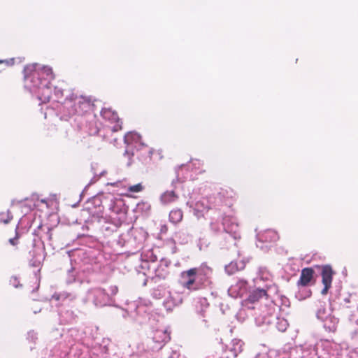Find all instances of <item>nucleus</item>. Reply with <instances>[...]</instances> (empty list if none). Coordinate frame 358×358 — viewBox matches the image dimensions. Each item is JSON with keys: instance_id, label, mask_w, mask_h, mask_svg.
Returning a JSON list of instances; mask_svg holds the SVG:
<instances>
[{"instance_id": "nucleus-7", "label": "nucleus", "mask_w": 358, "mask_h": 358, "mask_svg": "<svg viewBox=\"0 0 358 358\" xmlns=\"http://www.w3.org/2000/svg\"><path fill=\"white\" fill-rule=\"evenodd\" d=\"M170 340V336L165 330H157L153 336L152 341L155 345L152 347L153 350H159L164 343Z\"/></svg>"}, {"instance_id": "nucleus-25", "label": "nucleus", "mask_w": 358, "mask_h": 358, "mask_svg": "<svg viewBox=\"0 0 358 358\" xmlns=\"http://www.w3.org/2000/svg\"><path fill=\"white\" fill-rule=\"evenodd\" d=\"M236 265L233 262L230 263L229 265L225 266V271L229 274H232L236 271Z\"/></svg>"}, {"instance_id": "nucleus-30", "label": "nucleus", "mask_w": 358, "mask_h": 358, "mask_svg": "<svg viewBox=\"0 0 358 358\" xmlns=\"http://www.w3.org/2000/svg\"><path fill=\"white\" fill-rule=\"evenodd\" d=\"M124 155H129V148H127L125 152H124Z\"/></svg>"}, {"instance_id": "nucleus-15", "label": "nucleus", "mask_w": 358, "mask_h": 358, "mask_svg": "<svg viewBox=\"0 0 358 358\" xmlns=\"http://www.w3.org/2000/svg\"><path fill=\"white\" fill-rule=\"evenodd\" d=\"M257 238L262 242H275L278 239V235L276 231L268 229L257 234Z\"/></svg>"}, {"instance_id": "nucleus-4", "label": "nucleus", "mask_w": 358, "mask_h": 358, "mask_svg": "<svg viewBox=\"0 0 358 358\" xmlns=\"http://www.w3.org/2000/svg\"><path fill=\"white\" fill-rule=\"evenodd\" d=\"M86 300L92 301L96 307H103L110 304L111 297L103 289L96 288L88 291Z\"/></svg>"}, {"instance_id": "nucleus-10", "label": "nucleus", "mask_w": 358, "mask_h": 358, "mask_svg": "<svg viewBox=\"0 0 358 358\" xmlns=\"http://www.w3.org/2000/svg\"><path fill=\"white\" fill-rule=\"evenodd\" d=\"M182 303V298L178 293L170 294L163 302L164 307L167 310H172L176 306Z\"/></svg>"}, {"instance_id": "nucleus-14", "label": "nucleus", "mask_w": 358, "mask_h": 358, "mask_svg": "<svg viewBox=\"0 0 358 358\" xmlns=\"http://www.w3.org/2000/svg\"><path fill=\"white\" fill-rule=\"evenodd\" d=\"M314 271L311 268H305L302 269L301 273L300 279L298 281V285L306 286L313 279Z\"/></svg>"}, {"instance_id": "nucleus-28", "label": "nucleus", "mask_w": 358, "mask_h": 358, "mask_svg": "<svg viewBox=\"0 0 358 358\" xmlns=\"http://www.w3.org/2000/svg\"><path fill=\"white\" fill-rule=\"evenodd\" d=\"M178 357L179 355L176 352H173L170 356V358H178Z\"/></svg>"}, {"instance_id": "nucleus-34", "label": "nucleus", "mask_w": 358, "mask_h": 358, "mask_svg": "<svg viewBox=\"0 0 358 358\" xmlns=\"http://www.w3.org/2000/svg\"><path fill=\"white\" fill-rule=\"evenodd\" d=\"M38 252H41V250L36 249V250H34V252H35V253H38Z\"/></svg>"}, {"instance_id": "nucleus-24", "label": "nucleus", "mask_w": 358, "mask_h": 358, "mask_svg": "<svg viewBox=\"0 0 358 358\" xmlns=\"http://www.w3.org/2000/svg\"><path fill=\"white\" fill-rule=\"evenodd\" d=\"M129 192H139L143 189L141 184L138 183L134 185H131L128 188Z\"/></svg>"}, {"instance_id": "nucleus-31", "label": "nucleus", "mask_w": 358, "mask_h": 358, "mask_svg": "<svg viewBox=\"0 0 358 358\" xmlns=\"http://www.w3.org/2000/svg\"><path fill=\"white\" fill-rule=\"evenodd\" d=\"M157 260V257L154 256L153 257H151V261L155 262Z\"/></svg>"}, {"instance_id": "nucleus-5", "label": "nucleus", "mask_w": 358, "mask_h": 358, "mask_svg": "<svg viewBox=\"0 0 358 358\" xmlns=\"http://www.w3.org/2000/svg\"><path fill=\"white\" fill-rule=\"evenodd\" d=\"M248 290L247 282L244 280H239L231 285L228 289L229 295L233 298L243 296Z\"/></svg>"}, {"instance_id": "nucleus-6", "label": "nucleus", "mask_w": 358, "mask_h": 358, "mask_svg": "<svg viewBox=\"0 0 358 358\" xmlns=\"http://www.w3.org/2000/svg\"><path fill=\"white\" fill-rule=\"evenodd\" d=\"M322 282L324 285V288L321 291L322 295H326L329 289L331 287L333 271L330 266L326 265L322 269Z\"/></svg>"}, {"instance_id": "nucleus-16", "label": "nucleus", "mask_w": 358, "mask_h": 358, "mask_svg": "<svg viewBox=\"0 0 358 358\" xmlns=\"http://www.w3.org/2000/svg\"><path fill=\"white\" fill-rule=\"evenodd\" d=\"M243 342L241 340H232L229 346V351L231 353L233 357H236L237 355L243 350Z\"/></svg>"}, {"instance_id": "nucleus-3", "label": "nucleus", "mask_w": 358, "mask_h": 358, "mask_svg": "<svg viewBox=\"0 0 358 358\" xmlns=\"http://www.w3.org/2000/svg\"><path fill=\"white\" fill-rule=\"evenodd\" d=\"M199 271V268H193L182 272L179 280L180 285L190 292L199 289L202 285L198 279Z\"/></svg>"}, {"instance_id": "nucleus-21", "label": "nucleus", "mask_w": 358, "mask_h": 358, "mask_svg": "<svg viewBox=\"0 0 358 358\" xmlns=\"http://www.w3.org/2000/svg\"><path fill=\"white\" fill-rule=\"evenodd\" d=\"M175 238L178 239L181 244L187 243L189 239L188 234L183 231H178L176 234Z\"/></svg>"}, {"instance_id": "nucleus-17", "label": "nucleus", "mask_w": 358, "mask_h": 358, "mask_svg": "<svg viewBox=\"0 0 358 358\" xmlns=\"http://www.w3.org/2000/svg\"><path fill=\"white\" fill-rule=\"evenodd\" d=\"M178 198V196L173 191H166L161 195L160 200L163 204L167 205L176 201Z\"/></svg>"}, {"instance_id": "nucleus-26", "label": "nucleus", "mask_w": 358, "mask_h": 358, "mask_svg": "<svg viewBox=\"0 0 358 358\" xmlns=\"http://www.w3.org/2000/svg\"><path fill=\"white\" fill-rule=\"evenodd\" d=\"M117 287L115 285H113L109 287L108 291L107 292L109 293L110 297L112 298V296L115 295L117 293Z\"/></svg>"}, {"instance_id": "nucleus-20", "label": "nucleus", "mask_w": 358, "mask_h": 358, "mask_svg": "<svg viewBox=\"0 0 358 358\" xmlns=\"http://www.w3.org/2000/svg\"><path fill=\"white\" fill-rule=\"evenodd\" d=\"M319 303H320V306H319L318 309L317 310L316 316H317V319H319L322 321L323 319L326 318V317L329 316L331 314V310H327L324 307V306L322 304L321 302H319Z\"/></svg>"}, {"instance_id": "nucleus-23", "label": "nucleus", "mask_w": 358, "mask_h": 358, "mask_svg": "<svg viewBox=\"0 0 358 358\" xmlns=\"http://www.w3.org/2000/svg\"><path fill=\"white\" fill-rule=\"evenodd\" d=\"M12 218L13 216L10 215L9 211H7L6 213H2L0 214V221L5 224L8 223Z\"/></svg>"}, {"instance_id": "nucleus-29", "label": "nucleus", "mask_w": 358, "mask_h": 358, "mask_svg": "<svg viewBox=\"0 0 358 358\" xmlns=\"http://www.w3.org/2000/svg\"><path fill=\"white\" fill-rule=\"evenodd\" d=\"M9 242H10V244H12V245H15V239H13V238H10V239L9 240Z\"/></svg>"}, {"instance_id": "nucleus-35", "label": "nucleus", "mask_w": 358, "mask_h": 358, "mask_svg": "<svg viewBox=\"0 0 358 358\" xmlns=\"http://www.w3.org/2000/svg\"><path fill=\"white\" fill-rule=\"evenodd\" d=\"M29 334H34V332H29Z\"/></svg>"}, {"instance_id": "nucleus-11", "label": "nucleus", "mask_w": 358, "mask_h": 358, "mask_svg": "<svg viewBox=\"0 0 358 358\" xmlns=\"http://www.w3.org/2000/svg\"><path fill=\"white\" fill-rule=\"evenodd\" d=\"M124 143L128 145H134L138 148L144 146V143L141 142V136L136 132H128L124 138Z\"/></svg>"}, {"instance_id": "nucleus-37", "label": "nucleus", "mask_w": 358, "mask_h": 358, "mask_svg": "<svg viewBox=\"0 0 358 358\" xmlns=\"http://www.w3.org/2000/svg\"><path fill=\"white\" fill-rule=\"evenodd\" d=\"M181 358H183V357H181Z\"/></svg>"}, {"instance_id": "nucleus-18", "label": "nucleus", "mask_w": 358, "mask_h": 358, "mask_svg": "<svg viewBox=\"0 0 358 358\" xmlns=\"http://www.w3.org/2000/svg\"><path fill=\"white\" fill-rule=\"evenodd\" d=\"M208 209V206L205 203V200L199 201L195 203L194 208V214L197 217L203 216V213Z\"/></svg>"}, {"instance_id": "nucleus-2", "label": "nucleus", "mask_w": 358, "mask_h": 358, "mask_svg": "<svg viewBox=\"0 0 358 358\" xmlns=\"http://www.w3.org/2000/svg\"><path fill=\"white\" fill-rule=\"evenodd\" d=\"M278 292V287L272 282L266 284L263 287H258L252 290L248 297L242 302L243 307L248 309L255 308L254 305L262 299H268Z\"/></svg>"}, {"instance_id": "nucleus-27", "label": "nucleus", "mask_w": 358, "mask_h": 358, "mask_svg": "<svg viewBox=\"0 0 358 358\" xmlns=\"http://www.w3.org/2000/svg\"><path fill=\"white\" fill-rule=\"evenodd\" d=\"M43 260V257L40 255L39 257H36V259L35 260L34 265L38 266Z\"/></svg>"}, {"instance_id": "nucleus-9", "label": "nucleus", "mask_w": 358, "mask_h": 358, "mask_svg": "<svg viewBox=\"0 0 358 358\" xmlns=\"http://www.w3.org/2000/svg\"><path fill=\"white\" fill-rule=\"evenodd\" d=\"M75 110L79 115H83L92 108L91 100L89 98L80 96L75 100Z\"/></svg>"}, {"instance_id": "nucleus-12", "label": "nucleus", "mask_w": 358, "mask_h": 358, "mask_svg": "<svg viewBox=\"0 0 358 358\" xmlns=\"http://www.w3.org/2000/svg\"><path fill=\"white\" fill-rule=\"evenodd\" d=\"M322 322H323L324 328L327 331L329 332H334L337 328L338 319L336 318L332 314H331L329 316L326 317V318L323 319Z\"/></svg>"}, {"instance_id": "nucleus-32", "label": "nucleus", "mask_w": 358, "mask_h": 358, "mask_svg": "<svg viewBox=\"0 0 358 358\" xmlns=\"http://www.w3.org/2000/svg\"><path fill=\"white\" fill-rule=\"evenodd\" d=\"M262 323H269V321L266 320V319L264 318V320L262 322Z\"/></svg>"}, {"instance_id": "nucleus-1", "label": "nucleus", "mask_w": 358, "mask_h": 358, "mask_svg": "<svg viewBox=\"0 0 358 358\" xmlns=\"http://www.w3.org/2000/svg\"><path fill=\"white\" fill-rule=\"evenodd\" d=\"M24 85L31 92L38 96L42 103L50 101L51 96L50 81L54 74L50 67H40L38 64L26 66L24 69Z\"/></svg>"}, {"instance_id": "nucleus-8", "label": "nucleus", "mask_w": 358, "mask_h": 358, "mask_svg": "<svg viewBox=\"0 0 358 358\" xmlns=\"http://www.w3.org/2000/svg\"><path fill=\"white\" fill-rule=\"evenodd\" d=\"M101 116L110 122H117L113 128V131H117L122 129V124L120 123L119 117L116 112L110 108H104L101 112Z\"/></svg>"}, {"instance_id": "nucleus-19", "label": "nucleus", "mask_w": 358, "mask_h": 358, "mask_svg": "<svg viewBox=\"0 0 358 358\" xmlns=\"http://www.w3.org/2000/svg\"><path fill=\"white\" fill-rule=\"evenodd\" d=\"M182 211L178 208L172 210L169 213V220L173 224H178L182 220Z\"/></svg>"}, {"instance_id": "nucleus-22", "label": "nucleus", "mask_w": 358, "mask_h": 358, "mask_svg": "<svg viewBox=\"0 0 358 358\" xmlns=\"http://www.w3.org/2000/svg\"><path fill=\"white\" fill-rule=\"evenodd\" d=\"M288 327V323L287 320L284 319H278V321L276 324V327L280 331H285Z\"/></svg>"}, {"instance_id": "nucleus-36", "label": "nucleus", "mask_w": 358, "mask_h": 358, "mask_svg": "<svg viewBox=\"0 0 358 358\" xmlns=\"http://www.w3.org/2000/svg\"><path fill=\"white\" fill-rule=\"evenodd\" d=\"M3 62V61H0V63H1V62Z\"/></svg>"}, {"instance_id": "nucleus-33", "label": "nucleus", "mask_w": 358, "mask_h": 358, "mask_svg": "<svg viewBox=\"0 0 358 358\" xmlns=\"http://www.w3.org/2000/svg\"><path fill=\"white\" fill-rule=\"evenodd\" d=\"M48 234H49V238L51 239L52 238V234L50 232V230H49Z\"/></svg>"}, {"instance_id": "nucleus-13", "label": "nucleus", "mask_w": 358, "mask_h": 358, "mask_svg": "<svg viewBox=\"0 0 358 358\" xmlns=\"http://www.w3.org/2000/svg\"><path fill=\"white\" fill-rule=\"evenodd\" d=\"M170 261L166 259H162L159 265L156 268L153 266L155 275L162 278H164L168 274L167 268L170 265Z\"/></svg>"}]
</instances>
